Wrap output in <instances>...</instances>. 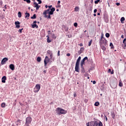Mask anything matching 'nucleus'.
<instances>
[{"instance_id": "nucleus-1", "label": "nucleus", "mask_w": 126, "mask_h": 126, "mask_svg": "<svg viewBox=\"0 0 126 126\" xmlns=\"http://www.w3.org/2000/svg\"><path fill=\"white\" fill-rule=\"evenodd\" d=\"M99 45L101 50L106 51L107 50V47H108V41L104 38V34L101 33V38L99 40Z\"/></svg>"}, {"instance_id": "nucleus-2", "label": "nucleus", "mask_w": 126, "mask_h": 126, "mask_svg": "<svg viewBox=\"0 0 126 126\" xmlns=\"http://www.w3.org/2000/svg\"><path fill=\"white\" fill-rule=\"evenodd\" d=\"M43 14L44 15V17H45V18L51 19V15H53V14H54V12L50 11V9H48L47 10H44Z\"/></svg>"}, {"instance_id": "nucleus-3", "label": "nucleus", "mask_w": 126, "mask_h": 126, "mask_svg": "<svg viewBox=\"0 0 126 126\" xmlns=\"http://www.w3.org/2000/svg\"><path fill=\"white\" fill-rule=\"evenodd\" d=\"M80 61H81V57L79 56L75 64V70L76 72H79V70L80 68L79 67V63H80Z\"/></svg>"}, {"instance_id": "nucleus-4", "label": "nucleus", "mask_w": 126, "mask_h": 126, "mask_svg": "<svg viewBox=\"0 0 126 126\" xmlns=\"http://www.w3.org/2000/svg\"><path fill=\"white\" fill-rule=\"evenodd\" d=\"M56 111L58 115H59V116H61V115L63 114H64L67 113V111L64 110V109H63V108H61L60 107H58L57 108H56Z\"/></svg>"}, {"instance_id": "nucleus-5", "label": "nucleus", "mask_w": 126, "mask_h": 126, "mask_svg": "<svg viewBox=\"0 0 126 126\" xmlns=\"http://www.w3.org/2000/svg\"><path fill=\"white\" fill-rule=\"evenodd\" d=\"M32 122V118L27 117L26 120V125L27 126H29V125L31 124Z\"/></svg>"}, {"instance_id": "nucleus-6", "label": "nucleus", "mask_w": 126, "mask_h": 126, "mask_svg": "<svg viewBox=\"0 0 126 126\" xmlns=\"http://www.w3.org/2000/svg\"><path fill=\"white\" fill-rule=\"evenodd\" d=\"M41 89V86H40L39 84H36L34 89L33 92L34 93H37V92H39V91Z\"/></svg>"}, {"instance_id": "nucleus-7", "label": "nucleus", "mask_w": 126, "mask_h": 126, "mask_svg": "<svg viewBox=\"0 0 126 126\" xmlns=\"http://www.w3.org/2000/svg\"><path fill=\"white\" fill-rule=\"evenodd\" d=\"M86 60H88V57H86L82 60H81V63H80L81 67L83 68V65H85V61H86Z\"/></svg>"}, {"instance_id": "nucleus-8", "label": "nucleus", "mask_w": 126, "mask_h": 126, "mask_svg": "<svg viewBox=\"0 0 126 126\" xmlns=\"http://www.w3.org/2000/svg\"><path fill=\"white\" fill-rule=\"evenodd\" d=\"M48 63H50V59L48 56H46L44 60V66L45 67L47 66V64H48Z\"/></svg>"}, {"instance_id": "nucleus-9", "label": "nucleus", "mask_w": 126, "mask_h": 126, "mask_svg": "<svg viewBox=\"0 0 126 126\" xmlns=\"http://www.w3.org/2000/svg\"><path fill=\"white\" fill-rule=\"evenodd\" d=\"M104 21H105V22H106V23H108L109 22V16L108 15V14L104 13Z\"/></svg>"}, {"instance_id": "nucleus-10", "label": "nucleus", "mask_w": 126, "mask_h": 126, "mask_svg": "<svg viewBox=\"0 0 126 126\" xmlns=\"http://www.w3.org/2000/svg\"><path fill=\"white\" fill-rule=\"evenodd\" d=\"M48 35H51L52 39H56L57 38V36H56V35H55V33H52L51 32V31H48Z\"/></svg>"}, {"instance_id": "nucleus-11", "label": "nucleus", "mask_w": 126, "mask_h": 126, "mask_svg": "<svg viewBox=\"0 0 126 126\" xmlns=\"http://www.w3.org/2000/svg\"><path fill=\"white\" fill-rule=\"evenodd\" d=\"M87 126H95V122L93 121L87 123Z\"/></svg>"}, {"instance_id": "nucleus-12", "label": "nucleus", "mask_w": 126, "mask_h": 126, "mask_svg": "<svg viewBox=\"0 0 126 126\" xmlns=\"http://www.w3.org/2000/svg\"><path fill=\"white\" fill-rule=\"evenodd\" d=\"M7 61H8V59L6 58H3L1 62V64L3 65L5 63H6V62H7Z\"/></svg>"}, {"instance_id": "nucleus-13", "label": "nucleus", "mask_w": 126, "mask_h": 126, "mask_svg": "<svg viewBox=\"0 0 126 126\" xmlns=\"http://www.w3.org/2000/svg\"><path fill=\"white\" fill-rule=\"evenodd\" d=\"M15 25H16V28H20V22L19 21H17L15 22Z\"/></svg>"}, {"instance_id": "nucleus-14", "label": "nucleus", "mask_w": 126, "mask_h": 126, "mask_svg": "<svg viewBox=\"0 0 126 126\" xmlns=\"http://www.w3.org/2000/svg\"><path fill=\"white\" fill-rule=\"evenodd\" d=\"M95 126H103V124L101 121H99V122H96L95 123Z\"/></svg>"}, {"instance_id": "nucleus-15", "label": "nucleus", "mask_w": 126, "mask_h": 126, "mask_svg": "<svg viewBox=\"0 0 126 126\" xmlns=\"http://www.w3.org/2000/svg\"><path fill=\"white\" fill-rule=\"evenodd\" d=\"M21 120L18 119L15 122L16 126H20V125H21Z\"/></svg>"}, {"instance_id": "nucleus-16", "label": "nucleus", "mask_w": 126, "mask_h": 126, "mask_svg": "<svg viewBox=\"0 0 126 126\" xmlns=\"http://www.w3.org/2000/svg\"><path fill=\"white\" fill-rule=\"evenodd\" d=\"M5 80H6V76H4L2 77L1 82L2 83H5Z\"/></svg>"}, {"instance_id": "nucleus-17", "label": "nucleus", "mask_w": 126, "mask_h": 126, "mask_svg": "<svg viewBox=\"0 0 126 126\" xmlns=\"http://www.w3.org/2000/svg\"><path fill=\"white\" fill-rule=\"evenodd\" d=\"M83 51H84V48L83 47H81L80 49V51L78 52V54L81 55L83 53Z\"/></svg>"}, {"instance_id": "nucleus-18", "label": "nucleus", "mask_w": 126, "mask_h": 126, "mask_svg": "<svg viewBox=\"0 0 126 126\" xmlns=\"http://www.w3.org/2000/svg\"><path fill=\"white\" fill-rule=\"evenodd\" d=\"M9 67L11 70H14V65L13 64H10Z\"/></svg>"}, {"instance_id": "nucleus-19", "label": "nucleus", "mask_w": 126, "mask_h": 126, "mask_svg": "<svg viewBox=\"0 0 126 126\" xmlns=\"http://www.w3.org/2000/svg\"><path fill=\"white\" fill-rule=\"evenodd\" d=\"M125 17H122L121 18V23H124V21H125Z\"/></svg>"}, {"instance_id": "nucleus-20", "label": "nucleus", "mask_w": 126, "mask_h": 126, "mask_svg": "<svg viewBox=\"0 0 126 126\" xmlns=\"http://www.w3.org/2000/svg\"><path fill=\"white\" fill-rule=\"evenodd\" d=\"M110 47H111L110 49H114V44H113V43L111 42L110 43Z\"/></svg>"}, {"instance_id": "nucleus-21", "label": "nucleus", "mask_w": 126, "mask_h": 126, "mask_svg": "<svg viewBox=\"0 0 126 126\" xmlns=\"http://www.w3.org/2000/svg\"><path fill=\"white\" fill-rule=\"evenodd\" d=\"M47 43H51V42H52V41H51V40H50L49 36L47 35Z\"/></svg>"}, {"instance_id": "nucleus-22", "label": "nucleus", "mask_w": 126, "mask_h": 126, "mask_svg": "<svg viewBox=\"0 0 126 126\" xmlns=\"http://www.w3.org/2000/svg\"><path fill=\"white\" fill-rule=\"evenodd\" d=\"M111 116H112V119H115V117H116V115H115V113L112 112Z\"/></svg>"}, {"instance_id": "nucleus-23", "label": "nucleus", "mask_w": 126, "mask_h": 126, "mask_svg": "<svg viewBox=\"0 0 126 126\" xmlns=\"http://www.w3.org/2000/svg\"><path fill=\"white\" fill-rule=\"evenodd\" d=\"M26 16H25V18H27V17H29V16H30V14L29 13H26Z\"/></svg>"}, {"instance_id": "nucleus-24", "label": "nucleus", "mask_w": 126, "mask_h": 126, "mask_svg": "<svg viewBox=\"0 0 126 126\" xmlns=\"http://www.w3.org/2000/svg\"><path fill=\"white\" fill-rule=\"evenodd\" d=\"M35 28H38V26L36 24L32 25V28H35Z\"/></svg>"}, {"instance_id": "nucleus-25", "label": "nucleus", "mask_w": 126, "mask_h": 126, "mask_svg": "<svg viewBox=\"0 0 126 126\" xmlns=\"http://www.w3.org/2000/svg\"><path fill=\"white\" fill-rule=\"evenodd\" d=\"M100 105V102H95V106L96 107H98Z\"/></svg>"}, {"instance_id": "nucleus-26", "label": "nucleus", "mask_w": 126, "mask_h": 126, "mask_svg": "<svg viewBox=\"0 0 126 126\" xmlns=\"http://www.w3.org/2000/svg\"><path fill=\"white\" fill-rule=\"evenodd\" d=\"M36 61L37 62H38V63H40V62H41V57H37Z\"/></svg>"}, {"instance_id": "nucleus-27", "label": "nucleus", "mask_w": 126, "mask_h": 126, "mask_svg": "<svg viewBox=\"0 0 126 126\" xmlns=\"http://www.w3.org/2000/svg\"><path fill=\"white\" fill-rule=\"evenodd\" d=\"M79 10V7H75L74 8V11H78Z\"/></svg>"}, {"instance_id": "nucleus-28", "label": "nucleus", "mask_w": 126, "mask_h": 126, "mask_svg": "<svg viewBox=\"0 0 126 126\" xmlns=\"http://www.w3.org/2000/svg\"><path fill=\"white\" fill-rule=\"evenodd\" d=\"M119 86H120V87H123V82L120 81L119 82Z\"/></svg>"}, {"instance_id": "nucleus-29", "label": "nucleus", "mask_w": 126, "mask_h": 126, "mask_svg": "<svg viewBox=\"0 0 126 126\" xmlns=\"http://www.w3.org/2000/svg\"><path fill=\"white\" fill-rule=\"evenodd\" d=\"M31 19H35L36 18V14H34L32 17H31Z\"/></svg>"}, {"instance_id": "nucleus-30", "label": "nucleus", "mask_w": 126, "mask_h": 126, "mask_svg": "<svg viewBox=\"0 0 126 126\" xmlns=\"http://www.w3.org/2000/svg\"><path fill=\"white\" fill-rule=\"evenodd\" d=\"M81 68H82V72L83 73H84V72H85V70L84 69V67L83 66V67H81Z\"/></svg>"}, {"instance_id": "nucleus-31", "label": "nucleus", "mask_w": 126, "mask_h": 126, "mask_svg": "<svg viewBox=\"0 0 126 126\" xmlns=\"http://www.w3.org/2000/svg\"><path fill=\"white\" fill-rule=\"evenodd\" d=\"M47 54H48V55H51V54H53V53L52 52V51H51L50 50H48L47 51Z\"/></svg>"}, {"instance_id": "nucleus-32", "label": "nucleus", "mask_w": 126, "mask_h": 126, "mask_svg": "<svg viewBox=\"0 0 126 126\" xmlns=\"http://www.w3.org/2000/svg\"><path fill=\"white\" fill-rule=\"evenodd\" d=\"M105 36L106 37V38H109V37H110V33H106L105 34Z\"/></svg>"}, {"instance_id": "nucleus-33", "label": "nucleus", "mask_w": 126, "mask_h": 126, "mask_svg": "<svg viewBox=\"0 0 126 126\" xmlns=\"http://www.w3.org/2000/svg\"><path fill=\"white\" fill-rule=\"evenodd\" d=\"M18 17H19V18H20V17H21V12H19L18 13Z\"/></svg>"}, {"instance_id": "nucleus-34", "label": "nucleus", "mask_w": 126, "mask_h": 126, "mask_svg": "<svg viewBox=\"0 0 126 126\" xmlns=\"http://www.w3.org/2000/svg\"><path fill=\"white\" fill-rule=\"evenodd\" d=\"M51 11H52L54 12V11H55V10H56V9L55 8V7H52L51 9H50Z\"/></svg>"}, {"instance_id": "nucleus-35", "label": "nucleus", "mask_w": 126, "mask_h": 126, "mask_svg": "<svg viewBox=\"0 0 126 126\" xmlns=\"http://www.w3.org/2000/svg\"><path fill=\"white\" fill-rule=\"evenodd\" d=\"M34 7H37V6H38V3H37V2H34Z\"/></svg>"}, {"instance_id": "nucleus-36", "label": "nucleus", "mask_w": 126, "mask_h": 126, "mask_svg": "<svg viewBox=\"0 0 126 126\" xmlns=\"http://www.w3.org/2000/svg\"><path fill=\"white\" fill-rule=\"evenodd\" d=\"M99 2L100 3V0H96L95 1V4H97V3H99Z\"/></svg>"}, {"instance_id": "nucleus-37", "label": "nucleus", "mask_w": 126, "mask_h": 126, "mask_svg": "<svg viewBox=\"0 0 126 126\" xmlns=\"http://www.w3.org/2000/svg\"><path fill=\"white\" fill-rule=\"evenodd\" d=\"M5 103H2L1 104V106L2 107V108H3L4 107H5Z\"/></svg>"}, {"instance_id": "nucleus-38", "label": "nucleus", "mask_w": 126, "mask_h": 126, "mask_svg": "<svg viewBox=\"0 0 126 126\" xmlns=\"http://www.w3.org/2000/svg\"><path fill=\"white\" fill-rule=\"evenodd\" d=\"M91 44H92V40H91L89 42V47H90V46H91Z\"/></svg>"}, {"instance_id": "nucleus-39", "label": "nucleus", "mask_w": 126, "mask_h": 126, "mask_svg": "<svg viewBox=\"0 0 126 126\" xmlns=\"http://www.w3.org/2000/svg\"><path fill=\"white\" fill-rule=\"evenodd\" d=\"M123 44L124 45H126V38L124 39V40H123Z\"/></svg>"}, {"instance_id": "nucleus-40", "label": "nucleus", "mask_w": 126, "mask_h": 126, "mask_svg": "<svg viewBox=\"0 0 126 126\" xmlns=\"http://www.w3.org/2000/svg\"><path fill=\"white\" fill-rule=\"evenodd\" d=\"M60 3H61V1H60V0H59V1H58V3H57V4H58L59 7H61V5H60Z\"/></svg>"}, {"instance_id": "nucleus-41", "label": "nucleus", "mask_w": 126, "mask_h": 126, "mask_svg": "<svg viewBox=\"0 0 126 126\" xmlns=\"http://www.w3.org/2000/svg\"><path fill=\"white\" fill-rule=\"evenodd\" d=\"M37 1H38V4H41V3H42V1L41 0H37Z\"/></svg>"}, {"instance_id": "nucleus-42", "label": "nucleus", "mask_w": 126, "mask_h": 126, "mask_svg": "<svg viewBox=\"0 0 126 126\" xmlns=\"http://www.w3.org/2000/svg\"><path fill=\"white\" fill-rule=\"evenodd\" d=\"M23 30V29H20L19 31H18V32H20V33H22V31Z\"/></svg>"}, {"instance_id": "nucleus-43", "label": "nucleus", "mask_w": 126, "mask_h": 126, "mask_svg": "<svg viewBox=\"0 0 126 126\" xmlns=\"http://www.w3.org/2000/svg\"><path fill=\"white\" fill-rule=\"evenodd\" d=\"M74 26L75 27H77V23H74Z\"/></svg>"}, {"instance_id": "nucleus-44", "label": "nucleus", "mask_w": 126, "mask_h": 126, "mask_svg": "<svg viewBox=\"0 0 126 126\" xmlns=\"http://www.w3.org/2000/svg\"><path fill=\"white\" fill-rule=\"evenodd\" d=\"M26 1L27 3H30V2H31V1L30 0H27Z\"/></svg>"}, {"instance_id": "nucleus-45", "label": "nucleus", "mask_w": 126, "mask_h": 126, "mask_svg": "<svg viewBox=\"0 0 126 126\" xmlns=\"http://www.w3.org/2000/svg\"><path fill=\"white\" fill-rule=\"evenodd\" d=\"M50 57L51 60H52V59H53V54H51V55H50Z\"/></svg>"}, {"instance_id": "nucleus-46", "label": "nucleus", "mask_w": 126, "mask_h": 126, "mask_svg": "<svg viewBox=\"0 0 126 126\" xmlns=\"http://www.w3.org/2000/svg\"><path fill=\"white\" fill-rule=\"evenodd\" d=\"M104 118H105L106 121L107 122L108 121V118H107L106 115H104Z\"/></svg>"}, {"instance_id": "nucleus-47", "label": "nucleus", "mask_w": 126, "mask_h": 126, "mask_svg": "<svg viewBox=\"0 0 126 126\" xmlns=\"http://www.w3.org/2000/svg\"><path fill=\"white\" fill-rule=\"evenodd\" d=\"M60 50H59L58 52V56H61V54H60Z\"/></svg>"}, {"instance_id": "nucleus-48", "label": "nucleus", "mask_w": 126, "mask_h": 126, "mask_svg": "<svg viewBox=\"0 0 126 126\" xmlns=\"http://www.w3.org/2000/svg\"><path fill=\"white\" fill-rule=\"evenodd\" d=\"M79 46H80V47H83V43H80V44H79Z\"/></svg>"}, {"instance_id": "nucleus-49", "label": "nucleus", "mask_w": 126, "mask_h": 126, "mask_svg": "<svg viewBox=\"0 0 126 126\" xmlns=\"http://www.w3.org/2000/svg\"><path fill=\"white\" fill-rule=\"evenodd\" d=\"M66 56H67V57H70V54L69 53H67V54H66Z\"/></svg>"}, {"instance_id": "nucleus-50", "label": "nucleus", "mask_w": 126, "mask_h": 126, "mask_svg": "<svg viewBox=\"0 0 126 126\" xmlns=\"http://www.w3.org/2000/svg\"><path fill=\"white\" fill-rule=\"evenodd\" d=\"M3 8H4V9H6L7 7H6V5H5L4 6V7H3Z\"/></svg>"}, {"instance_id": "nucleus-51", "label": "nucleus", "mask_w": 126, "mask_h": 126, "mask_svg": "<svg viewBox=\"0 0 126 126\" xmlns=\"http://www.w3.org/2000/svg\"><path fill=\"white\" fill-rule=\"evenodd\" d=\"M52 5L48 6L49 9H50V8H52Z\"/></svg>"}, {"instance_id": "nucleus-52", "label": "nucleus", "mask_w": 126, "mask_h": 126, "mask_svg": "<svg viewBox=\"0 0 126 126\" xmlns=\"http://www.w3.org/2000/svg\"><path fill=\"white\" fill-rule=\"evenodd\" d=\"M36 7V10H38V9H39V7L38 6H36V7Z\"/></svg>"}, {"instance_id": "nucleus-53", "label": "nucleus", "mask_w": 126, "mask_h": 126, "mask_svg": "<svg viewBox=\"0 0 126 126\" xmlns=\"http://www.w3.org/2000/svg\"><path fill=\"white\" fill-rule=\"evenodd\" d=\"M121 38H122V39H124V34H122V35H121Z\"/></svg>"}, {"instance_id": "nucleus-54", "label": "nucleus", "mask_w": 126, "mask_h": 126, "mask_svg": "<svg viewBox=\"0 0 126 126\" xmlns=\"http://www.w3.org/2000/svg\"><path fill=\"white\" fill-rule=\"evenodd\" d=\"M126 44H125V46L123 47V49H126Z\"/></svg>"}, {"instance_id": "nucleus-55", "label": "nucleus", "mask_w": 126, "mask_h": 126, "mask_svg": "<svg viewBox=\"0 0 126 126\" xmlns=\"http://www.w3.org/2000/svg\"><path fill=\"white\" fill-rule=\"evenodd\" d=\"M120 3H116V5L119 6V5H120Z\"/></svg>"}, {"instance_id": "nucleus-56", "label": "nucleus", "mask_w": 126, "mask_h": 126, "mask_svg": "<svg viewBox=\"0 0 126 126\" xmlns=\"http://www.w3.org/2000/svg\"><path fill=\"white\" fill-rule=\"evenodd\" d=\"M33 23H34V24H36V23H37V21H34L33 22Z\"/></svg>"}, {"instance_id": "nucleus-57", "label": "nucleus", "mask_w": 126, "mask_h": 126, "mask_svg": "<svg viewBox=\"0 0 126 126\" xmlns=\"http://www.w3.org/2000/svg\"><path fill=\"white\" fill-rule=\"evenodd\" d=\"M74 97H76V93H74Z\"/></svg>"}, {"instance_id": "nucleus-58", "label": "nucleus", "mask_w": 126, "mask_h": 126, "mask_svg": "<svg viewBox=\"0 0 126 126\" xmlns=\"http://www.w3.org/2000/svg\"><path fill=\"white\" fill-rule=\"evenodd\" d=\"M43 72H44V73H46V72H47V70H44L43 71Z\"/></svg>"}, {"instance_id": "nucleus-59", "label": "nucleus", "mask_w": 126, "mask_h": 126, "mask_svg": "<svg viewBox=\"0 0 126 126\" xmlns=\"http://www.w3.org/2000/svg\"><path fill=\"white\" fill-rule=\"evenodd\" d=\"M37 6L39 8H40V7H41L40 5H37Z\"/></svg>"}, {"instance_id": "nucleus-60", "label": "nucleus", "mask_w": 126, "mask_h": 126, "mask_svg": "<svg viewBox=\"0 0 126 126\" xmlns=\"http://www.w3.org/2000/svg\"><path fill=\"white\" fill-rule=\"evenodd\" d=\"M93 84H95V81H93Z\"/></svg>"}, {"instance_id": "nucleus-61", "label": "nucleus", "mask_w": 126, "mask_h": 126, "mask_svg": "<svg viewBox=\"0 0 126 126\" xmlns=\"http://www.w3.org/2000/svg\"><path fill=\"white\" fill-rule=\"evenodd\" d=\"M45 7H46V8H48V5H45Z\"/></svg>"}, {"instance_id": "nucleus-62", "label": "nucleus", "mask_w": 126, "mask_h": 126, "mask_svg": "<svg viewBox=\"0 0 126 126\" xmlns=\"http://www.w3.org/2000/svg\"><path fill=\"white\" fill-rule=\"evenodd\" d=\"M97 12V9H95V13Z\"/></svg>"}, {"instance_id": "nucleus-63", "label": "nucleus", "mask_w": 126, "mask_h": 126, "mask_svg": "<svg viewBox=\"0 0 126 126\" xmlns=\"http://www.w3.org/2000/svg\"><path fill=\"white\" fill-rule=\"evenodd\" d=\"M97 15H100V13H98Z\"/></svg>"}, {"instance_id": "nucleus-64", "label": "nucleus", "mask_w": 126, "mask_h": 126, "mask_svg": "<svg viewBox=\"0 0 126 126\" xmlns=\"http://www.w3.org/2000/svg\"><path fill=\"white\" fill-rule=\"evenodd\" d=\"M109 71H111V69H109Z\"/></svg>"}]
</instances>
